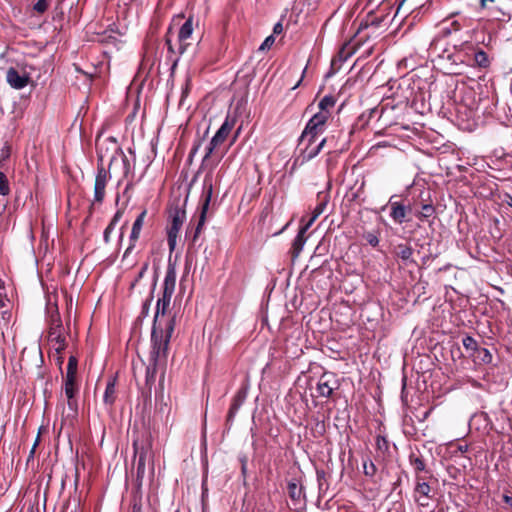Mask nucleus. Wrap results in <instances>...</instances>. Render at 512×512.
<instances>
[{
	"label": "nucleus",
	"mask_w": 512,
	"mask_h": 512,
	"mask_svg": "<svg viewBox=\"0 0 512 512\" xmlns=\"http://www.w3.org/2000/svg\"><path fill=\"white\" fill-rule=\"evenodd\" d=\"M175 328V318H168L164 324H153L151 333L152 349L149 361L159 363L167 358L169 342Z\"/></svg>",
	"instance_id": "1"
},
{
	"label": "nucleus",
	"mask_w": 512,
	"mask_h": 512,
	"mask_svg": "<svg viewBox=\"0 0 512 512\" xmlns=\"http://www.w3.org/2000/svg\"><path fill=\"white\" fill-rule=\"evenodd\" d=\"M472 43L464 42L454 46L453 52L444 51L440 56L442 60H447L446 74L461 75L464 67L471 66Z\"/></svg>",
	"instance_id": "2"
},
{
	"label": "nucleus",
	"mask_w": 512,
	"mask_h": 512,
	"mask_svg": "<svg viewBox=\"0 0 512 512\" xmlns=\"http://www.w3.org/2000/svg\"><path fill=\"white\" fill-rule=\"evenodd\" d=\"M185 203L174 201L168 208L169 226L167 227V242L170 252L176 248L178 233L186 219Z\"/></svg>",
	"instance_id": "3"
},
{
	"label": "nucleus",
	"mask_w": 512,
	"mask_h": 512,
	"mask_svg": "<svg viewBox=\"0 0 512 512\" xmlns=\"http://www.w3.org/2000/svg\"><path fill=\"white\" fill-rule=\"evenodd\" d=\"M213 194V181H212V174L208 173L203 181V191L201 195V210H200V216L198 220V224L195 227L193 237L191 239L192 243L195 244L202 228L206 221L207 212L209 209V205L212 199Z\"/></svg>",
	"instance_id": "4"
},
{
	"label": "nucleus",
	"mask_w": 512,
	"mask_h": 512,
	"mask_svg": "<svg viewBox=\"0 0 512 512\" xmlns=\"http://www.w3.org/2000/svg\"><path fill=\"white\" fill-rule=\"evenodd\" d=\"M96 149L98 157V166L94 185V202L102 203L105 197V188L110 179V174L103 165V159L105 157V154L103 152V145L97 144Z\"/></svg>",
	"instance_id": "5"
},
{
	"label": "nucleus",
	"mask_w": 512,
	"mask_h": 512,
	"mask_svg": "<svg viewBox=\"0 0 512 512\" xmlns=\"http://www.w3.org/2000/svg\"><path fill=\"white\" fill-rule=\"evenodd\" d=\"M63 325L57 307L51 311L49 319L48 340L53 344L55 351L60 354L66 348L65 337L62 333Z\"/></svg>",
	"instance_id": "6"
},
{
	"label": "nucleus",
	"mask_w": 512,
	"mask_h": 512,
	"mask_svg": "<svg viewBox=\"0 0 512 512\" xmlns=\"http://www.w3.org/2000/svg\"><path fill=\"white\" fill-rule=\"evenodd\" d=\"M150 447L151 443L148 437L145 440H140L138 437L133 440L134 458L138 457L136 475L137 481L140 483L145 475L146 458Z\"/></svg>",
	"instance_id": "7"
},
{
	"label": "nucleus",
	"mask_w": 512,
	"mask_h": 512,
	"mask_svg": "<svg viewBox=\"0 0 512 512\" xmlns=\"http://www.w3.org/2000/svg\"><path fill=\"white\" fill-rule=\"evenodd\" d=\"M233 126L234 120H230L229 117H227L216 134L210 140L209 145L206 148L203 163L210 160L216 148L226 140Z\"/></svg>",
	"instance_id": "8"
},
{
	"label": "nucleus",
	"mask_w": 512,
	"mask_h": 512,
	"mask_svg": "<svg viewBox=\"0 0 512 512\" xmlns=\"http://www.w3.org/2000/svg\"><path fill=\"white\" fill-rule=\"evenodd\" d=\"M414 499L422 507L429 506V501L433 499L434 493L431 486L426 482L425 477L415 476Z\"/></svg>",
	"instance_id": "9"
},
{
	"label": "nucleus",
	"mask_w": 512,
	"mask_h": 512,
	"mask_svg": "<svg viewBox=\"0 0 512 512\" xmlns=\"http://www.w3.org/2000/svg\"><path fill=\"white\" fill-rule=\"evenodd\" d=\"M340 387L337 376L332 372H324L317 383V392L319 397L330 398L335 390Z\"/></svg>",
	"instance_id": "10"
},
{
	"label": "nucleus",
	"mask_w": 512,
	"mask_h": 512,
	"mask_svg": "<svg viewBox=\"0 0 512 512\" xmlns=\"http://www.w3.org/2000/svg\"><path fill=\"white\" fill-rule=\"evenodd\" d=\"M78 390L79 387L76 381V377L66 376L64 381V392L67 397L68 408L74 414H76L78 410V402L76 399V394L78 393Z\"/></svg>",
	"instance_id": "11"
},
{
	"label": "nucleus",
	"mask_w": 512,
	"mask_h": 512,
	"mask_svg": "<svg viewBox=\"0 0 512 512\" xmlns=\"http://www.w3.org/2000/svg\"><path fill=\"white\" fill-rule=\"evenodd\" d=\"M327 121V114L315 113L309 119L303 131L310 133L316 138H319V136H321L326 129Z\"/></svg>",
	"instance_id": "12"
},
{
	"label": "nucleus",
	"mask_w": 512,
	"mask_h": 512,
	"mask_svg": "<svg viewBox=\"0 0 512 512\" xmlns=\"http://www.w3.org/2000/svg\"><path fill=\"white\" fill-rule=\"evenodd\" d=\"M146 214H147V210L144 209L135 219V221L132 225V230H131L130 237H129V246L127 247V249L125 250L124 255H123L124 258L127 257L135 248L136 242L140 237V233H141V230H142V227L144 224V219L146 217Z\"/></svg>",
	"instance_id": "13"
},
{
	"label": "nucleus",
	"mask_w": 512,
	"mask_h": 512,
	"mask_svg": "<svg viewBox=\"0 0 512 512\" xmlns=\"http://www.w3.org/2000/svg\"><path fill=\"white\" fill-rule=\"evenodd\" d=\"M413 253L414 249L408 243H399L394 245L392 249L394 257L405 266L416 264V261L413 259Z\"/></svg>",
	"instance_id": "14"
},
{
	"label": "nucleus",
	"mask_w": 512,
	"mask_h": 512,
	"mask_svg": "<svg viewBox=\"0 0 512 512\" xmlns=\"http://www.w3.org/2000/svg\"><path fill=\"white\" fill-rule=\"evenodd\" d=\"M29 80L27 73L20 74L14 67H10L6 72V81L13 89H23L28 85Z\"/></svg>",
	"instance_id": "15"
},
{
	"label": "nucleus",
	"mask_w": 512,
	"mask_h": 512,
	"mask_svg": "<svg viewBox=\"0 0 512 512\" xmlns=\"http://www.w3.org/2000/svg\"><path fill=\"white\" fill-rule=\"evenodd\" d=\"M193 34V19L189 17L184 24L180 27L178 32V53L183 54L188 46L190 45L189 42H187L188 39L191 38Z\"/></svg>",
	"instance_id": "16"
},
{
	"label": "nucleus",
	"mask_w": 512,
	"mask_h": 512,
	"mask_svg": "<svg viewBox=\"0 0 512 512\" xmlns=\"http://www.w3.org/2000/svg\"><path fill=\"white\" fill-rule=\"evenodd\" d=\"M173 293H168L163 291L162 296L157 300L156 303V312L153 320V324H164L166 320L160 318V316H164L167 308L170 305L171 297Z\"/></svg>",
	"instance_id": "17"
},
{
	"label": "nucleus",
	"mask_w": 512,
	"mask_h": 512,
	"mask_svg": "<svg viewBox=\"0 0 512 512\" xmlns=\"http://www.w3.org/2000/svg\"><path fill=\"white\" fill-rule=\"evenodd\" d=\"M410 211V206H406L400 201L390 202V216L398 224L407 221V215Z\"/></svg>",
	"instance_id": "18"
},
{
	"label": "nucleus",
	"mask_w": 512,
	"mask_h": 512,
	"mask_svg": "<svg viewBox=\"0 0 512 512\" xmlns=\"http://www.w3.org/2000/svg\"><path fill=\"white\" fill-rule=\"evenodd\" d=\"M326 141V138H322L317 144L300 147V157L302 158V162L310 161L315 158L323 149Z\"/></svg>",
	"instance_id": "19"
},
{
	"label": "nucleus",
	"mask_w": 512,
	"mask_h": 512,
	"mask_svg": "<svg viewBox=\"0 0 512 512\" xmlns=\"http://www.w3.org/2000/svg\"><path fill=\"white\" fill-rule=\"evenodd\" d=\"M246 398V393L244 391H238L236 395L233 397L231 406L229 408L228 414H227V424L231 425L238 410L243 405Z\"/></svg>",
	"instance_id": "20"
},
{
	"label": "nucleus",
	"mask_w": 512,
	"mask_h": 512,
	"mask_svg": "<svg viewBox=\"0 0 512 512\" xmlns=\"http://www.w3.org/2000/svg\"><path fill=\"white\" fill-rule=\"evenodd\" d=\"M116 398V377H110L104 391L103 403L108 407H112Z\"/></svg>",
	"instance_id": "21"
},
{
	"label": "nucleus",
	"mask_w": 512,
	"mask_h": 512,
	"mask_svg": "<svg viewBox=\"0 0 512 512\" xmlns=\"http://www.w3.org/2000/svg\"><path fill=\"white\" fill-rule=\"evenodd\" d=\"M471 57V66L476 65L480 68H487L490 65V61L488 55L485 51L481 49H476L472 44V53Z\"/></svg>",
	"instance_id": "22"
},
{
	"label": "nucleus",
	"mask_w": 512,
	"mask_h": 512,
	"mask_svg": "<svg viewBox=\"0 0 512 512\" xmlns=\"http://www.w3.org/2000/svg\"><path fill=\"white\" fill-rule=\"evenodd\" d=\"M435 214H436V208L434 207V205H432L430 203L422 204L420 209L416 210L414 213L415 217L419 221H421V222L428 221L430 224H432V221H430V218L434 219Z\"/></svg>",
	"instance_id": "23"
},
{
	"label": "nucleus",
	"mask_w": 512,
	"mask_h": 512,
	"mask_svg": "<svg viewBox=\"0 0 512 512\" xmlns=\"http://www.w3.org/2000/svg\"><path fill=\"white\" fill-rule=\"evenodd\" d=\"M176 285V270L171 264L168 265L163 283V291L174 293Z\"/></svg>",
	"instance_id": "24"
},
{
	"label": "nucleus",
	"mask_w": 512,
	"mask_h": 512,
	"mask_svg": "<svg viewBox=\"0 0 512 512\" xmlns=\"http://www.w3.org/2000/svg\"><path fill=\"white\" fill-rule=\"evenodd\" d=\"M309 227L307 226H303L300 228L297 236L295 237V239L293 240V243H292V249H291V253H292V257L293 258H297L300 254V252L302 251L303 249V246L305 244V233L306 231L308 230Z\"/></svg>",
	"instance_id": "25"
},
{
	"label": "nucleus",
	"mask_w": 512,
	"mask_h": 512,
	"mask_svg": "<svg viewBox=\"0 0 512 512\" xmlns=\"http://www.w3.org/2000/svg\"><path fill=\"white\" fill-rule=\"evenodd\" d=\"M328 204L327 196L318 195V203L312 211V215L305 226L310 227L316 219L325 211Z\"/></svg>",
	"instance_id": "26"
},
{
	"label": "nucleus",
	"mask_w": 512,
	"mask_h": 512,
	"mask_svg": "<svg viewBox=\"0 0 512 512\" xmlns=\"http://www.w3.org/2000/svg\"><path fill=\"white\" fill-rule=\"evenodd\" d=\"M335 103H336V99L333 96H331V95L324 96L318 104L319 111L317 113L327 114V120H328L331 117L330 110L335 106Z\"/></svg>",
	"instance_id": "27"
},
{
	"label": "nucleus",
	"mask_w": 512,
	"mask_h": 512,
	"mask_svg": "<svg viewBox=\"0 0 512 512\" xmlns=\"http://www.w3.org/2000/svg\"><path fill=\"white\" fill-rule=\"evenodd\" d=\"M288 494L292 501L300 502L304 498L303 487L297 481H290L288 483Z\"/></svg>",
	"instance_id": "28"
},
{
	"label": "nucleus",
	"mask_w": 512,
	"mask_h": 512,
	"mask_svg": "<svg viewBox=\"0 0 512 512\" xmlns=\"http://www.w3.org/2000/svg\"><path fill=\"white\" fill-rule=\"evenodd\" d=\"M159 363H153L149 361V365L146 367L145 383L149 389L156 381L157 366Z\"/></svg>",
	"instance_id": "29"
},
{
	"label": "nucleus",
	"mask_w": 512,
	"mask_h": 512,
	"mask_svg": "<svg viewBox=\"0 0 512 512\" xmlns=\"http://www.w3.org/2000/svg\"><path fill=\"white\" fill-rule=\"evenodd\" d=\"M409 463L414 468L416 475H420V472L426 471V464L421 456L411 453L409 456Z\"/></svg>",
	"instance_id": "30"
},
{
	"label": "nucleus",
	"mask_w": 512,
	"mask_h": 512,
	"mask_svg": "<svg viewBox=\"0 0 512 512\" xmlns=\"http://www.w3.org/2000/svg\"><path fill=\"white\" fill-rule=\"evenodd\" d=\"M477 353L476 358L483 364H489L492 362V354L487 348L479 347L475 352Z\"/></svg>",
	"instance_id": "31"
},
{
	"label": "nucleus",
	"mask_w": 512,
	"mask_h": 512,
	"mask_svg": "<svg viewBox=\"0 0 512 512\" xmlns=\"http://www.w3.org/2000/svg\"><path fill=\"white\" fill-rule=\"evenodd\" d=\"M317 140H318V138H316L315 136L311 135L308 132L302 131L300 138H299L298 146L299 147L311 146L313 144H316Z\"/></svg>",
	"instance_id": "32"
},
{
	"label": "nucleus",
	"mask_w": 512,
	"mask_h": 512,
	"mask_svg": "<svg viewBox=\"0 0 512 512\" xmlns=\"http://www.w3.org/2000/svg\"><path fill=\"white\" fill-rule=\"evenodd\" d=\"M460 28H461L460 23L458 21H456V20H453L448 25L442 27L441 34L443 36H449L453 32L459 31Z\"/></svg>",
	"instance_id": "33"
},
{
	"label": "nucleus",
	"mask_w": 512,
	"mask_h": 512,
	"mask_svg": "<svg viewBox=\"0 0 512 512\" xmlns=\"http://www.w3.org/2000/svg\"><path fill=\"white\" fill-rule=\"evenodd\" d=\"M462 344H463L464 348L468 351L476 352L479 348L477 341L472 336H469V335H466L462 339Z\"/></svg>",
	"instance_id": "34"
},
{
	"label": "nucleus",
	"mask_w": 512,
	"mask_h": 512,
	"mask_svg": "<svg viewBox=\"0 0 512 512\" xmlns=\"http://www.w3.org/2000/svg\"><path fill=\"white\" fill-rule=\"evenodd\" d=\"M78 361L75 356H70L67 364L66 376L77 377Z\"/></svg>",
	"instance_id": "35"
},
{
	"label": "nucleus",
	"mask_w": 512,
	"mask_h": 512,
	"mask_svg": "<svg viewBox=\"0 0 512 512\" xmlns=\"http://www.w3.org/2000/svg\"><path fill=\"white\" fill-rule=\"evenodd\" d=\"M363 472L368 477H373L377 472L376 465L371 460L363 462Z\"/></svg>",
	"instance_id": "36"
},
{
	"label": "nucleus",
	"mask_w": 512,
	"mask_h": 512,
	"mask_svg": "<svg viewBox=\"0 0 512 512\" xmlns=\"http://www.w3.org/2000/svg\"><path fill=\"white\" fill-rule=\"evenodd\" d=\"M495 3V0H480V8L482 10H489V16L496 18V12L498 10L494 11L493 4Z\"/></svg>",
	"instance_id": "37"
},
{
	"label": "nucleus",
	"mask_w": 512,
	"mask_h": 512,
	"mask_svg": "<svg viewBox=\"0 0 512 512\" xmlns=\"http://www.w3.org/2000/svg\"><path fill=\"white\" fill-rule=\"evenodd\" d=\"M10 193L8 179L3 172H0V195L6 196Z\"/></svg>",
	"instance_id": "38"
},
{
	"label": "nucleus",
	"mask_w": 512,
	"mask_h": 512,
	"mask_svg": "<svg viewBox=\"0 0 512 512\" xmlns=\"http://www.w3.org/2000/svg\"><path fill=\"white\" fill-rule=\"evenodd\" d=\"M383 112V109H379L378 107H374L368 111V113H363L360 117L361 120H365V123H368L370 119H372L374 116L378 115V117H381V114Z\"/></svg>",
	"instance_id": "39"
},
{
	"label": "nucleus",
	"mask_w": 512,
	"mask_h": 512,
	"mask_svg": "<svg viewBox=\"0 0 512 512\" xmlns=\"http://www.w3.org/2000/svg\"><path fill=\"white\" fill-rule=\"evenodd\" d=\"M376 447L379 451L385 453L389 450V443L386 437L378 435L376 437Z\"/></svg>",
	"instance_id": "40"
},
{
	"label": "nucleus",
	"mask_w": 512,
	"mask_h": 512,
	"mask_svg": "<svg viewBox=\"0 0 512 512\" xmlns=\"http://www.w3.org/2000/svg\"><path fill=\"white\" fill-rule=\"evenodd\" d=\"M48 6H49V3H48V0H38L34 6H33V9L37 12V13H44L47 9H48Z\"/></svg>",
	"instance_id": "41"
},
{
	"label": "nucleus",
	"mask_w": 512,
	"mask_h": 512,
	"mask_svg": "<svg viewBox=\"0 0 512 512\" xmlns=\"http://www.w3.org/2000/svg\"><path fill=\"white\" fill-rule=\"evenodd\" d=\"M275 42L274 35H270L266 37V39L263 41V43L259 47V51H265L269 49Z\"/></svg>",
	"instance_id": "42"
},
{
	"label": "nucleus",
	"mask_w": 512,
	"mask_h": 512,
	"mask_svg": "<svg viewBox=\"0 0 512 512\" xmlns=\"http://www.w3.org/2000/svg\"><path fill=\"white\" fill-rule=\"evenodd\" d=\"M382 20V18H379L377 16H369L366 20V27H379Z\"/></svg>",
	"instance_id": "43"
},
{
	"label": "nucleus",
	"mask_w": 512,
	"mask_h": 512,
	"mask_svg": "<svg viewBox=\"0 0 512 512\" xmlns=\"http://www.w3.org/2000/svg\"><path fill=\"white\" fill-rule=\"evenodd\" d=\"M365 239L367 243L373 247H376L379 244V239L376 234L374 233H367L365 235Z\"/></svg>",
	"instance_id": "44"
},
{
	"label": "nucleus",
	"mask_w": 512,
	"mask_h": 512,
	"mask_svg": "<svg viewBox=\"0 0 512 512\" xmlns=\"http://www.w3.org/2000/svg\"><path fill=\"white\" fill-rule=\"evenodd\" d=\"M148 267H149V263L148 262H145L142 266V268L140 269L137 277L135 278L134 282L132 283V286H135V284L144 277L145 273L147 272L148 270Z\"/></svg>",
	"instance_id": "45"
},
{
	"label": "nucleus",
	"mask_w": 512,
	"mask_h": 512,
	"mask_svg": "<svg viewBox=\"0 0 512 512\" xmlns=\"http://www.w3.org/2000/svg\"><path fill=\"white\" fill-rule=\"evenodd\" d=\"M316 476H317L319 490H322L323 482L325 481V478H326V473L324 470H317Z\"/></svg>",
	"instance_id": "46"
},
{
	"label": "nucleus",
	"mask_w": 512,
	"mask_h": 512,
	"mask_svg": "<svg viewBox=\"0 0 512 512\" xmlns=\"http://www.w3.org/2000/svg\"><path fill=\"white\" fill-rule=\"evenodd\" d=\"M170 33H171V28L168 29V32H167V35H166V39H165V43L167 45L168 51L171 52V53H175L174 46L172 45L171 39L169 37Z\"/></svg>",
	"instance_id": "47"
},
{
	"label": "nucleus",
	"mask_w": 512,
	"mask_h": 512,
	"mask_svg": "<svg viewBox=\"0 0 512 512\" xmlns=\"http://www.w3.org/2000/svg\"><path fill=\"white\" fill-rule=\"evenodd\" d=\"M123 214H124L123 209L117 210L116 213L114 214L113 218L111 219V222L117 224L120 221V219L122 218Z\"/></svg>",
	"instance_id": "48"
},
{
	"label": "nucleus",
	"mask_w": 512,
	"mask_h": 512,
	"mask_svg": "<svg viewBox=\"0 0 512 512\" xmlns=\"http://www.w3.org/2000/svg\"><path fill=\"white\" fill-rule=\"evenodd\" d=\"M283 32V26L281 22H277L273 27V34H281Z\"/></svg>",
	"instance_id": "49"
},
{
	"label": "nucleus",
	"mask_w": 512,
	"mask_h": 512,
	"mask_svg": "<svg viewBox=\"0 0 512 512\" xmlns=\"http://www.w3.org/2000/svg\"><path fill=\"white\" fill-rule=\"evenodd\" d=\"M241 461V472L245 476L247 472V460L245 457L240 459Z\"/></svg>",
	"instance_id": "50"
},
{
	"label": "nucleus",
	"mask_w": 512,
	"mask_h": 512,
	"mask_svg": "<svg viewBox=\"0 0 512 512\" xmlns=\"http://www.w3.org/2000/svg\"><path fill=\"white\" fill-rule=\"evenodd\" d=\"M131 512H142L141 503L138 501H134Z\"/></svg>",
	"instance_id": "51"
},
{
	"label": "nucleus",
	"mask_w": 512,
	"mask_h": 512,
	"mask_svg": "<svg viewBox=\"0 0 512 512\" xmlns=\"http://www.w3.org/2000/svg\"><path fill=\"white\" fill-rule=\"evenodd\" d=\"M153 299V296L151 295L146 301L145 303L143 304V313H147L148 309H149V306L151 304V301Z\"/></svg>",
	"instance_id": "52"
},
{
	"label": "nucleus",
	"mask_w": 512,
	"mask_h": 512,
	"mask_svg": "<svg viewBox=\"0 0 512 512\" xmlns=\"http://www.w3.org/2000/svg\"><path fill=\"white\" fill-rule=\"evenodd\" d=\"M503 202L512 207V196L510 194H505L503 198Z\"/></svg>",
	"instance_id": "53"
},
{
	"label": "nucleus",
	"mask_w": 512,
	"mask_h": 512,
	"mask_svg": "<svg viewBox=\"0 0 512 512\" xmlns=\"http://www.w3.org/2000/svg\"><path fill=\"white\" fill-rule=\"evenodd\" d=\"M503 501L509 505L510 507H512V496H509V495H503Z\"/></svg>",
	"instance_id": "54"
},
{
	"label": "nucleus",
	"mask_w": 512,
	"mask_h": 512,
	"mask_svg": "<svg viewBox=\"0 0 512 512\" xmlns=\"http://www.w3.org/2000/svg\"><path fill=\"white\" fill-rule=\"evenodd\" d=\"M111 233L108 230H104L103 239L105 243H109Z\"/></svg>",
	"instance_id": "55"
},
{
	"label": "nucleus",
	"mask_w": 512,
	"mask_h": 512,
	"mask_svg": "<svg viewBox=\"0 0 512 512\" xmlns=\"http://www.w3.org/2000/svg\"><path fill=\"white\" fill-rule=\"evenodd\" d=\"M38 443H39V437L35 440V443H34V445H33L32 449H31V451H30L29 459L33 457L34 452H35V448H36V446L38 445Z\"/></svg>",
	"instance_id": "56"
},
{
	"label": "nucleus",
	"mask_w": 512,
	"mask_h": 512,
	"mask_svg": "<svg viewBox=\"0 0 512 512\" xmlns=\"http://www.w3.org/2000/svg\"><path fill=\"white\" fill-rule=\"evenodd\" d=\"M115 226H116V224L110 221V223L106 227V230H108L110 233H112L114 228H115Z\"/></svg>",
	"instance_id": "57"
},
{
	"label": "nucleus",
	"mask_w": 512,
	"mask_h": 512,
	"mask_svg": "<svg viewBox=\"0 0 512 512\" xmlns=\"http://www.w3.org/2000/svg\"><path fill=\"white\" fill-rule=\"evenodd\" d=\"M123 163H124V166L128 169L129 161H128V159H127V157L125 155L123 156Z\"/></svg>",
	"instance_id": "58"
},
{
	"label": "nucleus",
	"mask_w": 512,
	"mask_h": 512,
	"mask_svg": "<svg viewBox=\"0 0 512 512\" xmlns=\"http://www.w3.org/2000/svg\"><path fill=\"white\" fill-rule=\"evenodd\" d=\"M109 141L113 144V146H114L115 150H118V147L116 146V144H117V143H116V140H115V139H113V138H109Z\"/></svg>",
	"instance_id": "59"
},
{
	"label": "nucleus",
	"mask_w": 512,
	"mask_h": 512,
	"mask_svg": "<svg viewBox=\"0 0 512 512\" xmlns=\"http://www.w3.org/2000/svg\"><path fill=\"white\" fill-rule=\"evenodd\" d=\"M408 1L409 0H402V2L400 3V6L398 7V9L401 8L403 5H405V3L408 2Z\"/></svg>",
	"instance_id": "60"
},
{
	"label": "nucleus",
	"mask_w": 512,
	"mask_h": 512,
	"mask_svg": "<svg viewBox=\"0 0 512 512\" xmlns=\"http://www.w3.org/2000/svg\"><path fill=\"white\" fill-rule=\"evenodd\" d=\"M130 187H131V184H128V185L126 186V189H125L124 193H126Z\"/></svg>",
	"instance_id": "61"
},
{
	"label": "nucleus",
	"mask_w": 512,
	"mask_h": 512,
	"mask_svg": "<svg viewBox=\"0 0 512 512\" xmlns=\"http://www.w3.org/2000/svg\"><path fill=\"white\" fill-rule=\"evenodd\" d=\"M196 150H197V147H194V148L192 149V151H191V154L193 155V154L196 152Z\"/></svg>",
	"instance_id": "62"
},
{
	"label": "nucleus",
	"mask_w": 512,
	"mask_h": 512,
	"mask_svg": "<svg viewBox=\"0 0 512 512\" xmlns=\"http://www.w3.org/2000/svg\"><path fill=\"white\" fill-rule=\"evenodd\" d=\"M219 161H220V159H219L217 162H215V163L213 164V167H215L216 165H218V162H219Z\"/></svg>",
	"instance_id": "63"
},
{
	"label": "nucleus",
	"mask_w": 512,
	"mask_h": 512,
	"mask_svg": "<svg viewBox=\"0 0 512 512\" xmlns=\"http://www.w3.org/2000/svg\"><path fill=\"white\" fill-rule=\"evenodd\" d=\"M3 287V282L0 280V288Z\"/></svg>",
	"instance_id": "64"
}]
</instances>
